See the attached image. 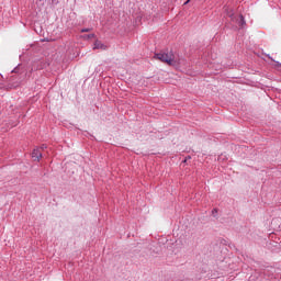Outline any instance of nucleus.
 <instances>
[{"instance_id":"obj_3","label":"nucleus","mask_w":281,"mask_h":281,"mask_svg":"<svg viewBox=\"0 0 281 281\" xmlns=\"http://www.w3.org/2000/svg\"><path fill=\"white\" fill-rule=\"evenodd\" d=\"M43 157V151L38 148H35L32 151V159H34V161H41V158Z\"/></svg>"},{"instance_id":"obj_6","label":"nucleus","mask_w":281,"mask_h":281,"mask_svg":"<svg viewBox=\"0 0 281 281\" xmlns=\"http://www.w3.org/2000/svg\"><path fill=\"white\" fill-rule=\"evenodd\" d=\"M45 148H47V145H42V148H40V149L43 153V150H45Z\"/></svg>"},{"instance_id":"obj_7","label":"nucleus","mask_w":281,"mask_h":281,"mask_svg":"<svg viewBox=\"0 0 281 281\" xmlns=\"http://www.w3.org/2000/svg\"><path fill=\"white\" fill-rule=\"evenodd\" d=\"M81 32H91V29H83Z\"/></svg>"},{"instance_id":"obj_10","label":"nucleus","mask_w":281,"mask_h":281,"mask_svg":"<svg viewBox=\"0 0 281 281\" xmlns=\"http://www.w3.org/2000/svg\"><path fill=\"white\" fill-rule=\"evenodd\" d=\"M216 212H217V211H216V209H215V210H213V214H216Z\"/></svg>"},{"instance_id":"obj_2","label":"nucleus","mask_w":281,"mask_h":281,"mask_svg":"<svg viewBox=\"0 0 281 281\" xmlns=\"http://www.w3.org/2000/svg\"><path fill=\"white\" fill-rule=\"evenodd\" d=\"M227 15L232 19V21H236L239 27H245V18L239 15L238 18H234V12H228Z\"/></svg>"},{"instance_id":"obj_1","label":"nucleus","mask_w":281,"mask_h":281,"mask_svg":"<svg viewBox=\"0 0 281 281\" xmlns=\"http://www.w3.org/2000/svg\"><path fill=\"white\" fill-rule=\"evenodd\" d=\"M156 60H160L161 63H165L166 65H169L171 67H175L177 65V59H175V54L172 52L168 53H158L155 55Z\"/></svg>"},{"instance_id":"obj_8","label":"nucleus","mask_w":281,"mask_h":281,"mask_svg":"<svg viewBox=\"0 0 281 281\" xmlns=\"http://www.w3.org/2000/svg\"><path fill=\"white\" fill-rule=\"evenodd\" d=\"M190 0H187L186 2H184V5H188V2H189Z\"/></svg>"},{"instance_id":"obj_9","label":"nucleus","mask_w":281,"mask_h":281,"mask_svg":"<svg viewBox=\"0 0 281 281\" xmlns=\"http://www.w3.org/2000/svg\"><path fill=\"white\" fill-rule=\"evenodd\" d=\"M216 212H217V211H216V209H215V210H213V214H216Z\"/></svg>"},{"instance_id":"obj_4","label":"nucleus","mask_w":281,"mask_h":281,"mask_svg":"<svg viewBox=\"0 0 281 281\" xmlns=\"http://www.w3.org/2000/svg\"><path fill=\"white\" fill-rule=\"evenodd\" d=\"M93 49H102L104 52L106 50V45L97 40L93 44Z\"/></svg>"},{"instance_id":"obj_5","label":"nucleus","mask_w":281,"mask_h":281,"mask_svg":"<svg viewBox=\"0 0 281 281\" xmlns=\"http://www.w3.org/2000/svg\"><path fill=\"white\" fill-rule=\"evenodd\" d=\"M83 38H95V34L85 35Z\"/></svg>"}]
</instances>
